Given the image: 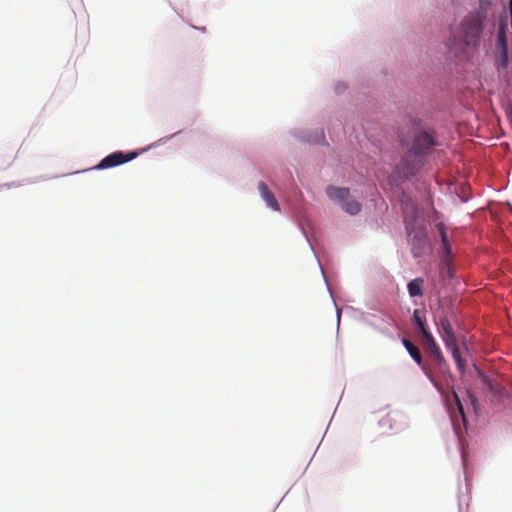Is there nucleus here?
I'll return each mask as SVG.
<instances>
[{"label":"nucleus","mask_w":512,"mask_h":512,"mask_svg":"<svg viewBox=\"0 0 512 512\" xmlns=\"http://www.w3.org/2000/svg\"><path fill=\"white\" fill-rule=\"evenodd\" d=\"M482 28V22L477 16L469 15L463 19L459 38L465 48L475 49L478 46Z\"/></svg>","instance_id":"nucleus-1"},{"label":"nucleus","mask_w":512,"mask_h":512,"mask_svg":"<svg viewBox=\"0 0 512 512\" xmlns=\"http://www.w3.org/2000/svg\"><path fill=\"white\" fill-rule=\"evenodd\" d=\"M440 335L448 350H450L459 371L463 374L466 370V361L461 357L460 349L457 344L456 336L448 318L444 317L440 320Z\"/></svg>","instance_id":"nucleus-2"},{"label":"nucleus","mask_w":512,"mask_h":512,"mask_svg":"<svg viewBox=\"0 0 512 512\" xmlns=\"http://www.w3.org/2000/svg\"><path fill=\"white\" fill-rule=\"evenodd\" d=\"M422 166V160L411 153L408 157L401 160L395 167L394 172L390 177L391 185H398L400 182L408 180L415 176Z\"/></svg>","instance_id":"nucleus-3"},{"label":"nucleus","mask_w":512,"mask_h":512,"mask_svg":"<svg viewBox=\"0 0 512 512\" xmlns=\"http://www.w3.org/2000/svg\"><path fill=\"white\" fill-rule=\"evenodd\" d=\"M327 196L341 205V208L350 215H356L361 210V204L350 196L349 189L328 186Z\"/></svg>","instance_id":"nucleus-4"},{"label":"nucleus","mask_w":512,"mask_h":512,"mask_svg":"<svg viewBox=\"0 0 512 512\" xmlns=\"http://www.w3.org/2000/svg\"><path fill=\"white\" fill-rule=\"evenodd\" d=\"M138 153L136 152H129L124 153L122 151H117L109 154L105 158H103L100 163L97 165V169H108L112 168L121 164H124L126 162H129L136 158Z\"/></svg>","instance_id":"nucleus-5"},{"label":"nucleus","mask_w":512,"mask_h":512,"mask_svg":"<svg viewBox=\"0 0 512 512\" xmlns=\"http://www.w3.org/2000/svg\"><path fill=\"white\" fill-rule=\"evenodd\" d=\"M434 145L435 141L429 133L420 132L414 137L411 153L415 156L427 154L431 151Z\"/></svg>","instance_id":"nucleus-6"},{"label":"nucleus","mask_w":512,"mask_h":512,"mask_svg":"<svg viewBox=\"0 0 512 512\" xmlns=\"http://www.w3.org/2000/svg\"><path fill=\"white\" fill-rule=\"evenodd\" d=\"M413 321L415 325L418 326L420 333L423 336L424 342H425V349L431 347L433 344H437L433 335L430 333V331L427 328V324L425 321V318L421 316V312L418 309H415L413 312Z\"/></svg>","instance_id":"nucleus-7"},{"label":"nucleus","mask_w":512,"mask_h":512,"mask_svg":"<svg viewBox=\"0 0 512 512\" xmlns=\"http://www.w3.org/2000/svg\"><path fill=\"white\" fill-rule=\"evenodd\" d=\"M258 190L262 197V199L266 202L267 206L270 207L272 210L279 212L280 211V205L275 198L274 194L270 191L268 186L265 182L261 181L258 184Z\"/></svg>","instance_id":"nucleus-8"},{"label":"nucleus","mask_w":512,"mask_h":512,"mask_svg":"<svg viewBox=\"0 0 512 512\" xmlns=\"http://www.w3.org/2000/svg\"><path fill=\"white\" fill-rule=\"evenodd\" d=\"M402 210L404 213L406 228L409 231L410 222L414 221L418 217L417 206L411 199H403Z\"/></svg>","instance_id":"nucleus-9"},{"label":"nucleus","mask_w":512,"mask_h":512,"mask_svg":"<svg viewBox=\"0 0 512 512\" xmlns=\"http://www.w3.org/2000/svg\"><path fill=\"white\" fill-rule=\"evenodd\" d=\"M497 46L501 50V57L504 63L508 60V43L506 38V25L500 24L497 32Z\"/></svg>","instance_id":"nucleus-10"},{"label":"nucleus","mask_w":512,"mask_h":512,"mask_svg":"<svg viewBox=\"0 0 512 512\" xmlns=\"http://www.w3.org/2000/svg\"><path fill=\"white\" fill-rule=\"evenodd\" d=\"M426 351L431 355L433 362L440 370L447 369V363L438 344H433L431 347L427 348Z\"/></svg>","instance_id":"nucleus-11"},{"label":"nucleus","mask_w":512,"mask_h":512,"mask_svg":"<svg viewBox=\"0 0 512 512\" xmlns=\"http://www.w3.org/2000/svg\"><path fill=\"white\" fill-rule=\"evenodd\" d=\"M436 227L441 238L443 254L446 259H449V257L451 256V245L448 239L445 225L440 222L436 225Z\"/></svg>","instance_id":"nucleus-12"},{"label":"nucleus","mask_w":512,"mask_h":512,"mask_svg":"<svg viewBox=\"0 0 512 512\" xmlns=\"http://www.w3.org/2000/svg\"><path fill=\"white\" fill-rule=\"evenodd\" d=\"M403 345L405 346L406 350L410 354V356L414 359V361L422 367L423 370H425V367L423 365V359L420 350L417 346H415L410 340L403 339Z\"/></svg>","instance_id":"nucleus-13"},{"label":"nucleus","mask_w":512,"mask_h":512,"mask_svg":"<svg viewBox=\"0 0 512 512\" xmlns=\"http://www.w3.org/2000/svg\"><path fill=\"white\" fill-rule=\"evenodd\" d=\"M423 284L424 280L421 278H415L410 281L407 285L408 293L411 297H417L423 295Z\"/></svg>","instance_id":"nucleus-14"},{"label":"nucleus","mask_w":512,"mask_h":512,"mask_svg":"<svg viewBox=\"0 0 512 512\" xmlns=\"http://www.w3.org/2000/svg\"><path fill=\"white\" fill-rule=\"evenodd\" d=\"M453 397H454V400H455V403H456V406H457V409L463 419V421H465V413H464V408H463V405L457 395L456 392L453 391Z\"/></svg>","instance_id":"nucleus-15"},{"label":"nucleus","mask_w":512,"mask_h":512,"mask_svg":"<svg viewBox=\"0 0 512 512\" xmlns=\"http://www.w3.org/2000/svg\"><path fill=\"white\" fill-rule=\"evenodd\" d=\"M425 239H426V236L423 234V235L421 236L420 240L425 241Z\"/></svg>","instance_id":"nucleus-16"}]
</instances>
